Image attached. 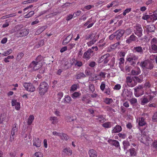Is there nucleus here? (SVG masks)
<instances>
[{
    "instance_id": "obj_1",
    "label": "nucleus",
    "mask_w": 157,
    "mask_h": 157,
    "mask_svg": "<svg viewBox=\"0 0 157 157\" xmlns=\"http://www.w3.org/2000/svg\"><path fill=\"white\" fill-rule=\"evenodd\" d=\"M41 56H38L35 61H33L29 66L28 68L31 71H36L39 69L42 66V62L40 60Z\"/></svg>"
},
{
    "instance_id": "obj_2",
    "label": "nucleus",
    "mask_w": 157,
    "mask_h": 157,
    "mask_svg": "<svg viewBox=\"0 0 157 157\" xmlns=\"http://www.w3.org/2000/svg\"><path fill=\"white\" fill-rule=\"evenodd\" d=\"M140 66L144 72L146 71H147L148 70L151 69L153 67V64L151 62L148 60L142 61L140 64Z\"/></svg>"
},
{
    "instance_id": "obj_3",
    "label": "nucleus",
    "mask_w": 157,
    "mask_h": 157,
    "mask_svg": "<svg viewBox=\"0 0 157 157\" xmlns=\"http://www.w3.org/2000/svg\"><path fill=\"white\" fill-rule=\"evenodd\" d=\"M48 89V84L44 82L40 83L39 87L38 88V92L41 95H44L47 92Z\"/></svg>"
},
{
    "instance_id": "obj_4",
    "label": "nucleus",
    "mask_w": 157,
    "mask_h": 157,
    "mask_svg": "<svg viewBox=\"0 0 157 157\" xmlns=\"http://www.w3.org/2000/svg\"><path fill=\"white\" fill-rule=\"evenodd\" d=\"M23 86L28 91L32 92L35 90V87L31 83L24 82L23 84Z\"/></svg>"
},
{
    "instance_id": "obj_5",
    "label": "nucleus",
    "mask_w": 157,
    "mask_h": 157,
    "mask_svg": "<svg viewBox=\"0 0 157 157\" xmlns=\"http://www.w3.org/2000/svg\"><path fill=\"white\" fill-rule=\"evenodd\" d=\"M18 131V125L17 124H14L13 127L11 132V136L10 138V140L12 141L13 140L15 137V135L16 134Z\"/></svg>"
},
{
    "instance_id": "obj_6",
    "label": "nucleus",
    "mask_w": 157,
    "mask_h": 157,
    "mask_svg": "<svg viewBox=\"0 0 157 157\" xmlns=\"http://www.w3.org/2000/svg\"><path fill=\"white\" fill-rule=\"evenodd\" d=\"M99 36L98 35H96L95 34H92L91 35V39H92V40L87 43L88 46H91L93 44L96 42Z\"/></svg>"
},
{
    "instance_id": "obj_7",
    "label": "nucleus",
    "mask_w": 157,
    "mask_h": 157,
    "mask_svg": "<svg viewBox=\"0 0 157 157\" xmlns=\"http://www.w3.org/2000/svg\"><path fill=\"white\" fill-rule=\"evenodd\" d=\"M134 31L135 34L139 36H141L142 35V29L140 25H137L135 26Z\"/></svg>"
},
{
    "instance_id": "obj_8",
    "label": "nucleus",
    "mask_w": 157,
    "mask_h": 157,
    "mask_svg": "<svg viewBox=\"0 0 157 157\" xmlns=\"http://www.w3.org/2000/svg\"><path fill=\"white\" fill-rule=\"evenodd\" d=\"M106 73L101 72L98 75H94L93 76V80H101L105 77Z\"/></svg>"
},
{
    "instance_id": "obj_9",
    "label": "nucleus",
    "mask_w": 157,
    "mask_h": 157,
    "mask_svg": "<svg viewBox=\"0 0 157 157\" xmlns=\"http://www.w3.org/2000/svg\"><path fill=\"white\" fill-rule=\"evenodd\" d=\"M135 95L136 97H139L144 94V91L142 89V87L140 86L135 89Z\"/></svg>"
},
{
    "instance_id": "obj_10",
    "label": "nucleus",
    "mask_w": 157,
    "mask_h": 157,
    "mask_svg": "<svg viewBox=\"0 0 157 157\" xmlns=\"http://www.w3.org/2000/svg\"><path fill=\"white\" fill-rule=\"evenodd\" d=\"M109 55L106 54L102 56L99 59L98 62L101 63L102 62L104 63H106L109 59Z\"/></svg>"
},
{
    "instance_id": "obj_11",
    "label": "nucleus",
    "mask_w": 157,
    "mask_h": 157,
    "mask_svg": "<svg viewBox=\"0 0 157 157\" xmlns=\"http://www.w3.org/2000/svg\"><path fill=\"white\" fill-rule=\"evenodd\" d=\"M93 52V51L91 49H89L87 51L84 53L83 56V58L86 60H89Z\"/></svg>"
},
{
    "instance_id": "obj_12",
    "label": "nucleus",
    "mask_w": 157,
    "mask_h": 157,
    "mask_svg": "<svg viewBox=\"0 0 157 157\" xmlns=\"http://www.w3.org/2000/svg\"><path fill=\"white\" fill-rule=\"evenodd\" d=\"M132 65H134L136 63V61L137 59V57L135 55L131 57H128L126 59Z\"/></svg>"
},
{
    "instance_id": "obj_13",
    "label": "nucleus",
    "mask_w": 157,
    "mask_h": 157,
    "mask_svg": "<svg viewBox=\"0 0 157 157\" xmlns=\"http://www.w3.org/2000/svg\"><path fill=\"white\" fill-rule=\"evenodd\" d=\"M52 134L54 135L59 136L62 139L67 140L68 139L67 136L62 133H58L56 131L53 132Z\"/></svg>"
},
{
    "instance_id": "obj_14",
    "label": "nucleus",
    "mask_w": 157,
    "mask_h": 157,
    "mask_svg": "<svg viewBox=\"0 0 157 157\" xmlns=\"http://www.w3.org/2000/svg\"><path fill=\"white\" fill-rule=\"evenodd\" d=\"M11 105L13 106H14L16 110H18L20 109V104L19 102H17L15 99L12 100L11 101Z\"/></svg>"
},
{
    "instance_id": "obj_15",
    "label": "nucleus",
    "mask_w": 157,
    "mask_h": 157,
    "mask_svg": "<svg viewBox=\"0 0 157 157\" xmlns=\"http://www.w3.org/2000/svg\"><path fill=\"white\" fill-rule=\"evenodd\" d=\"M8 119L7 118L6 114V113H3L0 115V123L3 124L4 122H8Z\"/></svg>"
},
{
    "instance_id": "obj_16",
    "label": "nucleus",
    "mask_w": 157,
    "mask_h": 157,
    "mask_svg": "<svg viewBox=\"0 0 157 157\" xmlns=\"http://www.w3.org/2000/svg\"><path fill=\"white\" fill-rule=\"evenodd\" d=\"M141 71L139 67H136L131 71V74L133 75H138L140 74Z\"/></svg>"
},
{
    "instance_id": "obj_17",
    "label": "nucleus",
    "mask_w": 157,
    "mask_h": 157,
    "mask_svg": "<svg viewBox=\"0 0 157 157\" xmlns=\"http://www.w3.org/2000/svg\"><path fill=\"white\" fill-rule=\"evenodd\" d=\"M29 29H24L20 30L19 34L21 36H25L29 34Z\"/></svg>"
},
{
    "instance_id": "obj_18",
    "label": "nucleus",
    "mask_w": 157,
    "mask_h": 157,
    "mask_svg": "<svg viewBox=\"0 0 157 157\" xmlns=\"http://www.w3.org/2000/svg\"><path fill=\"white\" fill-rule=\"evenodd\" d=\"M33 145L37 147L40 146L41 141L38 138H35L33 140Z\"/></svg>"
},
{
    "instance_id": "obj_19",
    "label": "nucleus",
    "mask_w": 157,
    "mask_h": 157,
    "mask_svg": "<svg viewBox=\"0 0 157 157\" xmlns=\"http://www.w3.org/2000/svg\"><path fill=\"white\" fill-rule=\"evenodd\" d=\"M48 120L52 124H55L58 122V118L56 117L51 116L48 118Z\"/></svg>"
},
{
    "instance_id": "obj_20",
    "label": "nucleus",
    "mask_w": 157,
    "mask_h": 157,
    "mask_svg": "<svg viewBox=\"0 0 157 157\" xmlns=\"http://www.w3.org/2000/svg\"><path fill=\"white\" fill-rule=\"evenodd\" d=\"M137 121L138 122V124L139 126H142L145 125L146 123L144 120L143 117H141L137 119Z\"/></svg>"
},
{
    "instance_id": "obj_21",
    "label": "nucleus",
    "mask_w": 157,
    "mask_h": 157,
    "mask_svg": "<svg viewBox=\"0 0 157 157\" xmlns=\"http://www.w3.org/2000/svg\"><path fill=\"white\" fill-rule=\"evenodd\" d=\"M63 153L67 155H71L72 154V150L69 147H66L63 151Z\"/></svg>"
},
{
    "instance_id": "obj_22",
    "label": "nucleus",
    "mask_w": 157,
    "mask_h": 157,
    "mask_svg": "<svg viewBox=\"0 0 157 157\" xmlns=\"http://www.w3.org/2000/svg\"><path fill=\"white\" fill-rule=\"evenodd\" d=\"M124 33V30H119L117 31L115 33L116 36V38L117 40H119L120 38L121 37Z\"/></svg>"
},
{
    "instance_id": "obj_23",
    "label": "nucleus",
    "mask_w": 157,
    "mask_h": 157,
    "mask_svg": "<svg viewBox=\"0 0 157 157\" xmlns=\"http://www.w3.org/2000/svg\"><path fill=\"white\" fill-rule=\"evenodd\" d=\"M71 101V97L68 95H66L63 99L62 101L64 103H70Z\"/></svg>"
},
{
    "instance_id": "obj_24",
    "label": "nucleus",
    "mask_w": 157,
    "mask_h": 157,
    "mask_svg": "<svg viewBox=\"0 0 157 157\" xmlns=\"http://www.w3.org/2000/svg\"><path fill=\"white\" fill-rule=\"evenodd\" d=\"M121 128L120 126L117 125L113 128L112 130V132L114 133H118L121 131Z\"/></svg>"
},
{
    "instance_id": "obj_25",
    "label": "nucleus",
    "mask_w": 157,
    "mask_h": 157,
    "mask_svg": "<svg viewBox=\"0 0 157 157\" xmlns=\"http://www.w3.org/2000/svg\"><path fill=\"white\" fill-rule=\"evenodd\" d=\"M72 37V35H70L67 36L66 39L63 42V44L65 45L67 44L71 39Z\"/></svg>"
},
{
    "instance_id": "obj_26",
    "label": "nucleus",
    "mask_w": 157,
    "mask_h": 157,
    "mask_svg": "<svg viewBox=\"0 0 157 157\" xmlns=\"http://www.w3.org/2000/svg\"><path fill=\"white\" fill-rule=\"evenodd\" d=\"M90 157H97V154L96 151L93 149L89 150L88 152Z\"/></svg>"
},
{
    "instance_id": "obj_27",
    "label": "nucleus",
    "mask_w": 157,
    "mask_h": 157,
    "mask_svg": "<svg viewBox=\"0 0 157 157\" xmlns=\"http://www.w3.org/2000/svg\"><path fill=\"white\" fill-rule=\"evenodd\" d=\"M126 81L128 85L131 87H133L134 85L132 84V78L130 76H128L126 78Z\"/></svg>"
},
{
    "instance_id": "obj_28",
    "label": "nucleus",
    "mask_w": 157,
    "mask_h": 157,
    "mask_svg": "<svg viewBox=\"0 0 157 157\" xmlns=\"http://www.w3.org/2000/svg\"><path fill=\"white\" fill-rule=\"evenodd\" d=\"M13 52L12 49H9L4 52L2 53H0V55H2L3 56H7L11 54Z\"/></svg>"
},
{
    "instance_id": "obj_29",
    "label": "nucleus",
    "mask_w": 157,
    "mask_h": 157,
    "mask_svg": "<svg viewBox=\"0 0 157 157\" xmlns=\"http://www.w3.org/2000/svg\"><path fill=\"white\" fill-rule=\"evenodd\" d=\"M128 151L129 152L130 156H136V154L137 151L136 149L134 148H131Z\"/></svg>"
},
{
    "instance_id": "obj_30",
    "label": "nucleus",
    "mask_w": 157,
    "mask_h": 157,
    "mask_svg": "<svg viewBox=\"0 0 157 157\" xmlns=\"http://www.w3.org/2000/svg\"><path fill=\"white\" fill-rule=\"evenodd\" d=\"M113 123L110 122H105L103 123L102 124V126H103V127L105 128H108L111 127L112 126H113Z\"/></svg>"
},
{
    "instance_id": "obj_31",
    "label": "nucleus",
    "mask_w": 157,
    "mask_h": 157,
    "mask_svg": "<svg viewBox=\"0 0 157 157\" xmlns=\"http://www.w3.org/2000/svg\"><path fill=\"white\" fill-rule=\"evenodd\" d=\"M124 150L127 149L130 146V144L128 140V139L126 140H124L123 142Z\"/></svg>"
},
{
    "instance_id": "obj_32",
    "label": "nucleus",
    "mask_w": 157,
    "mask_h": 157,
    "mask_svg": "<svg viewBox=\"0 0 157 157\" xmlns=\"http://www.w3.org/2000/svg\"><path fill=\"white\" fill-rule=\"evenodd\" d=\"M133 51L134 52H137L142 54L143 53V50L142 48L140 47H135L133 48Z\"/></svg>"
},
{
    "instance_id": "obj_33",
    "label": "nucleus",
    "mask_w": 157,
    "mask_h": 157,
    "mask_svg": "<svg viewBox=\"0 0 157 157\" xmlns=\"http://www.w3.org/2000/svg\"><path fill=\"white\" fill-rule=\"evenodd\" d=\"M81 93L79 92H75L71 95V97L73 99L78 98L81 95Z\"/></svg>"
},
{
    "instance_id": "obj_34",
    "label": "nucleus",
    "mask_w": 157,
    "mask_h": 157,
    "mask_svg": "<svg viewBox=\"0 0 157 157\" xmlns=\"http://www.w3.org/2000/svg\"><path fill=\"white\" fill-rule=\"evenodd\" d=\"M124 96H126L128 97H130L132 95V92L128 90H125L123 93Z\"/></svg>"
},
{
    "instance_id": "obj_35",
    "label": "nucleus",
    "mask_w": 157,
    "mask_h": 157,
    "mask_svg": "<svg viewBox=\"0 0 157 157\" xmlns=\"http://www.w3.org/2000/svg\"><path fill=\"white\" fill-rule=\"evenodd\" d=\"M136 37L133 35H131L128 39H127L126 41L127 43H129L132 41H135L136 40Z\"/></svg>"
},
{
    "instance_id": "obj_36",
    "label": "nucleus",
    "mask_w": 157,
    "mask_h": 157,
    "mask_svg": "<svg viewBox=\"0 0 157 157\" xmlns=\"http://www.w3.org/2000/svg\"><path fill=\"white\" fill-rule=\"evenodd\" d=\"M119 61V66L121 70H122L123 64L124 62V60L123 58H121L120 59Z\"/></svg>"
},
{
    "instance_id": "obj_37",
    "label": "nucleus",
    "mask_w": 157,
    "mask_h": 157,
    "mask_svg": "<svg viewBox=\"0 0 157 157\" xmlns=\"http://www.w3.org/2000/svg\"><path fill=\"white\" fill-rule=\"evenodd\" d=\"M157 19V15L154 13L152 15H150V21H153L156 20Z\"/></svg>"
},
{
    "instance_id": "obj_38",
    "label": "nucleus",
    "mask_w": 157,
    "mask_h": 157,
    "mask_svg": "<svg viewBox=\"0 0 157 157\" xmlns=\"http://www.w3.org/2000/svg\"><path fill=\"white\" fill-rule=\"evenodd\" d=\"M34 116L33 115H30L28 119V124L29 125L31 124L34 120Z\"/></svg>"
},
{
    "instance_id": "obj_39",
    "label": "nucleus",
    "mask_w": 157,
    "mask_h": 157,
    "mask_svg": "<svg viewBox=\"0 0 157 157\" xmlns=\"http://www.w3.org/2000/svg\"><path fill=\"white\" fill-rule=\"evenodd\" d=\"M14 57L13 56H7L4 59V62L6 63H9L10 62V59H13L14 58Z\"/></svg>"
},
{
    "instance_id": "obj_40",
    "label": "nucleus",
    "mask_w": 157,
    "mask_h": 157,
    "mask_svg": "<svg viewBox=\"0 0 157 157\" xmlns=\"http://www.w3.org/2000/svg\"><path fill=\"white\" fill-rule=\"evenodd\" d=\"M74 64L75 66L80 67L82 65V62L81 61L78 60H75L74 59Z\"/></svg>"
},
{
    "instance_id": "obj_41",
    "label": "nucleus",
    "mask_w": 157,
    "mask_h": 157,
    "mask_svg": "<svg viewBox=\"0 0 157 157\" xmlns=\"http://www.w3.org/2000/svg\"><path fill=\"white\" fill-rule=\"evenodd\" d=\"M34 14V12L33 11H30L29 13L25 15L24 17L25 18H28L31 17Z\"/></svg>"
},
{
    "instance_id": "obj_42",
    "label": "nucleus",
    "mask_w": 157,
    "mask_h": 157,
    "mask_svg": "<svg viewBox=\"0 0 157 157\" xmlns=\"http://www.w3.org/2000/svg\"><path fill=\"white\" fill-rule=\"evenodd\" d=\"M77 87L76 84H74L72 85L70 90V92H73L76 90L77 89Z\"/></svg>"
},
{
    "instance_id": "obj_43",
    "label": "nucleus",
    "mask_w": 157,
    "mask_h": 157,
    "mask_svg": "<svg viewBox=\"0 0 157 157\" xmlns=\"http://www.w3.org/2000/svg\"><path fill=\"white\" fill-rule=\"evenodd\" d=\"M24 54L23 53L21 52L19 53L16 59L18 61L20 60L22 57L24 56Z\"/></svg>"
},
{
    "instance_id": "obj_44",
    "label": "nucleus",
    "mask_w": 157,
    "mask_h": 157,
    "mask_svg": "<svg viewBox=\"0 0 157 157\" xmlns=\"http://www.w3.org/2000/svg\"><path fill=\"white\" fill-rule=\"evenodd\" d=\"M151 48L154 53L157 52V46L155 44L151 45Z\"/></svg>"
},
{
    "instance_id": "obj_45",
    "label": "nucleus",
    "mask_w": 157,
    "mask_h": 157,
    "mask_svg": "<svg viewBox=\"0 0 157 157\" xmlns=\"http://www.w3.org/2000/svg\"><path fill=\"white\" fill-rule=\"evenodd\" d=\"M145 138L144 137H143V140L142 142L144 143V144H147V145H149V142H151V138H149V139L147 140V139H146V141H145L144 139Z\"/></svg>"
},
{
    "instance_id": "obj_46",
    "label": "nucleus",
    "mask_w": 157,
    "mask_h": 157,
    "mask_svg": "<svg viewBox=\"0 0 157 157\" xmlns=\"http://www.w3.org/2000/svg\"><path fill=\"white\" fill-rule=\"evenodd\" d=\"M94 7L93 6H91L90 5H88V6H85L84 7V8L82 9V11H85L86 10H90L92 7Z\"/></svg>"
},
{
    "instance_id": "obj_47",
    "label": "nucleus",
    "mask_w": 157,
    "mask_h": 157,
    "mask_svg": "<svg viewBox=\"0 0 157 157\" xmlns=\"http://www.w3.org/2000/svg\"><path fill=\"white\" fill-rule=\"evenodd\" d=\"M105 87V83L104 82H102L100 86V88L101 90L103 91H104Z\"/></svg>"
},
{
    "instance_id": "obj_48",
    "label": "nucleus",
    "mask_w": 157,
    "mask_h": 157,
    "mask_svg": "<svg viewBox=\"0 0 157 157\" xmlns=\"http://www.w3.org/2000/svg\"><path fill=\"white\" fill-rule=\"evenodd\" d=\"M34 155L36 157H43V155L42 153L39 151L36 152Z\"/></svg>"
},
{
    "instance_id": "obj_49",
    "label": "nucleus",
    "mask_w": 157,
    "mask_h": 157,
    "mask_svg": "<svg viewBox=\"0 0 157 157\" xmlns=\"http://www.w3.org/2000/svg\"><path fill=\"white\" fill-rule=\"evenodd\" d=\"M75 43H71L69 44L67 46L68 49L70 50L72 49L75 47Z\"/></svg>"
},
{
    "instance_id": "obj_50",
    "label": "nucleus",
    "mask_w": 157,
    "mask_h": 157,
    "mask_svg": "<svg viewBox=\"0 0 157 157\" xmlns=\"http://www.w3.org/2000/svg\"><path fill=\"white\" fill-rule=\"evenodd\" d=\"M97 119L100 122H103L105 121V119L102 116H100L97 118Z\"/></svg>"
},
{
    "instance_id": "obj_51",
    "label": "nucleus",
    "mask_w": 157,
    "mask_h": 157,
    "mask_svg": "<svg viewBox=\"0 0 157 157\" xmlns=\"http://www.w3.org/2000/svg\"><path fill=\"white\" fill-rule=\"evenodd\" d=\"M148 102L149 101L147 98H144L142 99L141 101V103L142 105H144L145 104L148 103Z\"/></svg>"
},
{
    "instance_id": "obj_52",
    "label": "nucleus",
    "mask_w": 157,
    "mask_h": 157,
    "mask_svg": "<svg viewBox=\"0 0 157 157\" xmlns=\"http://www.w3.org/2000/svg\"><path fill=\"white\" fill-rule=\"evenodd\" d=\"M152 120L154 122L157 121V112L155 113L154 114L152 117Z\"/></svg>"
},
{
    "instance_id": "obj_53",
    "label": "nucleus",
    "mask_w": 157,
    "mask_h": 157,
    "mask_svg": "<svg viewBox=\"0 0 157 157\" xmlns=\"http://www.w3.org/2000/svg\"><path fill=\"white\" fill-rule=\"evenodd\" d=\"M104 101L107 104H109L112 102L113 100L111 98H106L105 99Z\"/></svg>"
},
{
    "instance_id": "obj_54",
    "label": "nucleus",
    "mask_w": 157,
    "mask_h": 157,
    "mask_svg": "<svg viewBox=\"0 0 157 157\" xmlns=\"http://www.w3.org/2000/svg\"><path fill=\"white\" fill-rule=\"evenodd\" d=\"M142 18L144 20H147V21H150V15H144L143 16Z\"/></svg>"
},
{
    "instance_id": "obj_55",
    "label": "nucleus",
    "mask_w": 157,
    "mask_h": 157,
    "mask_svg": "<svg viewBox=\"0 0 157 157\" xmlns=\"http://www.w3.org/2000/svg\"><path fill=\"white\" fill-rule=\"evenodd\" d=\"M148 31L150 32H153L154 30L155 27L153 25H149L148 26Z\"/></svg>"
},
{
    "instance_id": "obj_56",
    "label": "nucleus",
    "mask_w": 157,
    "mask_h": 157,
    "mask_svg": "<svg viewBox=\"0 0 157 157\" xmlns=\"http://www.w3.org/2000/svg\"><path fill=\"white\" fill-rule=\"evenodd\" d=\"M63 95V93L61 92L58 93L57 94V98L59 99V100L60 101Z\"/></svg>"
},
{
    "instance_id": "obj_57",
    "label": "nucleus",
    "mask_w": 157,
    "mask_h": 157,
    "mask_svg": "<svg viewBox=\"0 0 157 157\" xmlns=\"http://www.w3.org/2000/svg\"><path fill=\"white\" fill-rule=\"evenodd\" d=\"M119 45V43H117L113 45H112L110 46V48L113 49H114L118 47Z\"/></svg>"
},
{
    "instance_id": "obj_58",
    "label": "nucleus",
    "mask_w": 157,
    "mask_h": 157,
    "mask_svg": "<svg viewBox=\"0 0 157 157\" xmlns=\"http://www.w3.org/2000/svg\"><path fill=\"white\" fill-rule=\"evenodd\" d=\"M112 145L116 147H120L119 143L118 141L116 140H114Z\"/></svg>"
},
{
    "instance_id": "obj_59",
    "label": "nucleus",
    "mask_w": 157,
    "mask_h": 157,
    "mask_svg": "<svg viewBox=\"0 0 157 157\" xmlns=\"http://www.w3.org/2000/svg\"><path fill=\"white\" fill-rule=\"evenodd\" d=\"M129 101L131 104H134L137 102V99L134 98H132L129 100Z\"/></svg>"
},
{
    "instance_id": "obj_60",
    "label": "nucleus",
    "mask_w": 157,
    "mask_h": 157,
    "mask_svg": "<svg viewBox=\"0 0 157 157\" xmlns=\"http://www.w3.org/2000/svg\"><path fill=\"white\" fill-rule=\"evenodd\" d=\"M46 26L42 27L40 29H39L36 32V33H40L42 32L44 30L46 29Z\"/></svg>"
},
{
    "instance_id": "obj_61",
    "label": "nucleus",
    "mask_w": 157,
    "mask_h": 157,
    "mask_svg": "<svg viewBox=\"0 0 157 157\" xmlns=\"http://www.w3.org/2000/svg\"><path fill=\"white\" fill-rule=\"evenodd\" d=\"M131 8L126 9L124 11L123 13V15L124 16H125L127 13H128L129 12L131 11Z\"/></svg>"
},
{
    "instance_id": "obj_62",
    "label": "nucleus",
    "mask_w": 157,
    "mask_h": 157,
    "mask_svg": "<svg viewBox=\"0 0 157 157\" xmlns=\"http://www.w3.org/2000/svg\"><path fill=\"white\" fill-rule=\"evenodd\" d=\"M66 119L67 121L68 122H71L74 121V119L70 116H67L66 117Z\"/></svg>"
},
{
    "instance_id": "obj_63",
    "label": "nucleus",
    "mask_w": 157,
    "mask_h": 157,
    "mask_svg": "<svg viewBox=\"0 0 157 157\" xmlns=\"http://www.w3.org/2000/svg\"><path fill=\"white\" fill-rule=\"evenodd\" d=\"M105 93L108 95H109L111 94V92L110 89L108 87L105 89Z\"/></svg>"
},
{
    "instance_id": "obj_64",
    "label": "nucleus",
    "mask_w": 157,
    "mask_h": 157,
    "mask_svg": "<svg viewBox=\"0 0 157 157\" xmlns=\"http://www.w3.org/2000/svg\"><path fill=\"white\" fill-rule=\"evenodd\" d=\"M121 85L120 84H117L116 85L114 88L113 89L114 90H120L121 88Z\"/></svg>"
}]
</instances>
